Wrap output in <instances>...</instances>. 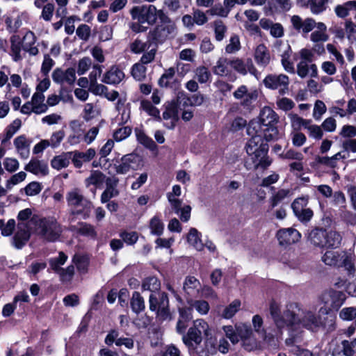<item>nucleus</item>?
Segmentation results:
<instances>
[{
	"label": "nucleus",
	"mask_w": 356,
	"mask_h": 356,
	"mask_svg": "<svg viewBox=\"0 0 356 356\" xmlns=\"http://www.w3.org/2000/svg\"><path fill=\"white\" fill-rule=\"evenodd\" d=\"M277 238L280 245H288L299 241L301 234L293 228H284L277 232Z\"/></svg>",
	"instance_id": "nucleus-19"
},
{
	"label": "nucleus",
	"mask_w": 356,
	"mask_h": 356,
	"mask_svg": "<svg viewBox=\"0 0 356 356\" xmlns=\"http://www.w3.org/2000/svg\"><path fill=\"white\" fill-rule=\"evenodd\" d=\"M66 200L69 206L74 207L76 211L74 213L78 214L81 213L79 207L90 209L92 204L87 200L78 188H74L69 191L66 195Z\"/></svg>",
	"instance_id": "nucleus-14"
},
{
	"label": "nucleus",
	"mask_w": 356,
	"mask_h": 356,
	"mask_svg": "<svg viewBox=\"0 0 356 356\" xmlns=\"http://www.w3.org/2000/svg\"><path fill=\"white\" fill-rule=\"evenodd\" d=\"M32 232H35V229H29L24 222H18L17 231L13 237L15 247L22 248L29 241Z\"/></svg>",
	"instance_id": "nucleus-20"
},
{
	"label": "nucleus",
	"mask_w": 356,
	"mask_h": 356,
	"mask_svg": "<svg viewBox=\"0 0 356 356\" xmlns=\"http://www.w3.org/2000/svg\"><path fill=\"white\" fill-rule=\"evenodd\" d=\"M72 153V162L74 167L80 168L82 167L83 163L91 161L95 156V150L92 148H89L86 152L74 151Z\"/></svg>",
	"instance_id": "nucleus-22"
},
{
	"label": "nucleus",
	"mask_w": 356,
	"mask_h": 356,
	"mask_svg": "<svg viewBox=\"0 0 356 356\" xmlns=\"http://www.w3.org/2000/svg\"><path fill=\"white\" fill-rule=\"evenodd\" d=\"M260 130L258 134L266 141L277 140L280 138L279 131L275 125L262 127L260 124Z\"/></svg>",
	"instance_id": "nucleus-34"
},
{
	"label": "nucleus",
	"mask_w": 356,
	"mask_h": 356,
	"mask_svg": "<svg viewBox=\"0 0 356 356\" xmlns=\"http://www.w3.org/2000/svg\"><path fill=\"white\" fill-rule=\"evenodd\" d=\"M195 78L201 83H207L211 81V73L209 68L205 66H199L195 71Z\"/></svg>",
	"instance_id": "nucleus-39"
},
{
	"label": "nucleus",
	"mask_w": 356,
	"mask_h": 356,
	"mask_svg": "<svg viewBox=\"0 0 356 356\" xmlns=\"http://www.w3.org/2000/svg\"><path fill=\"white\" fill-rule=\"evenodd\" d=\"M24 169L36 175H46L49 171L47 165L37 159H31Z\"/></svg>",
	"instance_id": "nucleus-30"
},
{
	"label": "nucleus",
	"mask_w": 356,
	"mask_h": 356,
	"mask_svg": "<svg viewBox=\"0 0 356 356\" xmlns=\"http://www.w3.org/2000/svg\"><path fill=\"white\" fill-rule=\"evenodd\" d=\"M254 58L258 65L265 67L270 62V54L267 47L263 44H259L254 51Z\"/></svg>",
	"instance_id": "nucleus-27"
},
{
	"label": "nucleus",
	"mask_w": 356,
	"mask_h": 356,
	"mask_svg": "<svg viewBox=\"0 0 356 356\" xmlns=\"http://www.w3.org/2000/svg\"><path fill=\"white\" fill-rule=\"evenodd\" d=\"M35 42L36 37L35 34L32 31L26 32L23 38L24 50L28 52L30 55H37L39 51L37 47L35 46Z\"/></svg>",
	"instance_id": "nucleus-31"
},
{
	"label": "nucleus",
	"mask_w": 356,
	"mask_h": 356,
	"mask_svg": "<svg viewBox=\"0 0 356 356\" xmlns=\"http://www.w3.org/2000/svg\"><path fill=\"white\" fill-rule=\"evenodd\" d=\"M241 307V300L236 299L224 308L221 313V316L224 318L229 319L232 318L238 311H239Z\"/></svg>",
	"instance_id": "nucleus-41"
},
{
	"label": "nucleus",
	"mask_w": 356,
	"mask_h": 356,
	"mask_svg": "<svg viewBox=\"0 0 356 356\" xmlns=\"http://www.w3.org/2000/svg\"><path fill=\"white\" fill-rule=\"evenodd\" d=\"M137 140L140 143L149 149H153L156 145L152 138L146 136V134L141 130H136Z\"/></svg>",
	"instance_id": "nucleus-62"
},
{
	"label": "nucleus",
	"mask_w": 356,
	"mask_h": 356,
	"mask_svg": "<svg viewBox=\"0 0 356 356\" xmlns=\"http://www.w3.org/2000/svg\"><path fill=\"white\" fill-rule=\"evenodd\" d=\"M159 19L158 24L149 32V40L156 45L174 38L177 33L175 22L163 10H160Z\"/></svg>",
	"instance_id": "nucleus-4"
},
{
	"label": "nucleus",
	"mask_w": 356,
	"mask_h": 356,
	"mask_svg": "<svg viewBox=\"0 0 356 356\" xmlns=\"http://www.w3.org/2000/svg\"><path fill=\"white\" fill-rule=\"evenodd\" d=\"M288 118L290 120L292 127L295 130L299 129L302 126L305 129L307 124L309 122V120H304L303 118L299 117L297 114L292 113L288 114Z\"/></svg>",
	"instance_id": "nucleus-55"
},
{
	"label": "nucleus",
	"mask_w": 356,
	"mask_h": 356,
	"mask_svg": "<svg viewBox=\"0 0 356 356\" xmlns=\"http://www.w3.org/2000/svg\"><path fill=\"white\" fill-rule=\"evenodd\" d=\"M76 231L81 235L90 237L91 238H95L97 236V232L95 227L90 224L84 222L80 223L76 228Z\"/></svg>",
	"instance_id": "nucleus-47"
},
{
	"label": "nucleus",
	"mask_w": 356,
	"mask_h": 356,
	"mask_svg": "<svg viewBox=\"0 0 356 356\" xmlns=\"http://www.w3.org/2000/svg\"><path fill=\"white\" fill-rule=\"evenodd\" d=\"M326 232L322 229H314L310 232L308 240L315 246L324 247Z\"/></svg>",
	"instance_id": "nucleus-36"
},
{
	"label": "nucleus",
	"mask_w": 356,
	"mask_h": 356,
	"mask_svg": "<svg viewBox=\"0 0 356 356\" xmlns=\"http://www.w3.org/2000/svg\"><path fill=\"white\" fill-rule=\"evenodd\" d=\"M300 61L297 64V74L301 78L307 76L316 77L318 75V68L314 61V55L309 49L302 48L298 51Z\"/></svg>",
	"instance_id": "nucleus-7"
},
{
	"label": "nucleus",
	"mask_w": 356,
	"mask_h": 356,
	"mask_svg": "<svg viewBox=\"0 0 356 356\" xmlns=\"http://www.w3.org/2000/svg\"><path fill=\"white\" fill-rule=\"evenodd\" d=\"M176 70L175 67H169L166 69L159 80V84L161 87H168L175 74Z\"/></svg>",
	"instance_id": "nucleus-53"
},
{
	"label": "nucleus",
	"mask_w": 356,
	"mask_h": 356,
	"mask_svg": "<svg viewBox=\"0 0 356 356\" xmlns=\"http://www.w3.org/2000/svg\"><path fill=\"white\" fill-rule=\"evenodd\" d=\"M259 24L263 29L269 31L274 38H281L284 35L283 26L279 23H273L268 19L263 18L259 21Z\"/></svg>",
	"instance_id": "nucleus-26"
},
{
	"label": "nucleus",
	"mask_w": 356,
	"mask_h": 356,
	"mask_svg": "<svg viewBox=\"0 0 356 356\" xmlns=\"http://www.w3.org/2000/svg\"><path fill=\"white\" fill-rule=\"evenodd\" d=\"M251 121H256L262 127L276 125L278 121V116L276 113L270 107H264L259 114L258 119H253Z\"/></svg>",
	"instance_id": "nucleus-21"
},
{
	"label": "nucleus",
	"mask_w": 356,
	"mask_h": 356,
	"mask_svg": "<svg viewBox=\"0 0 356 356\" xmlns=\"http://www.w3.org/2000/svg\"><path fill=\"white\" fill-rule=\"evenodd\" d=\"M146 67L143 64L138 63L133 65L131 74L136 80L141 81L146 76Z\"/></svg>",
	"instance_id": "nucleus-56"
},
{
	"label": "nucleus",
	"mask_w": 356,
	"mask_h": 356,
	"mask_svg": "<svg viewBox=\"0 0 356 356\" xmlns=\"http://www.w3.org/2000/svg\"><path fill=\"white\" fill-rule=\"evenodd\" d=\"M341 241V235L335 232H326L325 246L327 248H337Z\"/></svg>",
	"instance_id": "nucleus-43"
},
{
	"label": "nucleus",
	"mask_w": 356,
	"mask_h": 356,
	"mask_svg": "<svg viewBox=\"0 0 356 356\" xmlns=\"http://www.w3.org/2000/svg\"><path fill=\"white\" fill-rule=\"evenodd\" d=\"M140 166V158L138 155L129 154L122 157L120 161L115 163V169L118 174L124 175L131 170H136Z\"/></svg>",
	"instance_id": "nucleus-11"
},
{
	"label": "nucleus",
	"mask_w": 356,
	"mask_h": 356,
	"mask_svg": "<svg viewBox=\"0 0 356 356\" xmlns=\"http://www.w3.org/2000/svg\"><path fill=\"white\" fill-rule=\"evenodd\" d=\"M322 261L327 266L343 268L347 273L356 272V256L343 250H327L322 256Z\"/></svg>",
	"instance_id": "nucleus-3"
},
{
	"label": "nucleus",
	"mask_w": 356,
	"mask_h": 356,
	"mask_svg": "<svg viewBox=\"0 0 356 356\" xmlns=\"http://www.w3.org/2000/svg\"><path fill=\"white\" fill-rule=\"evenodd\" d=\"M32 140L22 134L13 140V145L16 153L22 159H27L30 155V147Z\"/></svg>",
	"instance_id": "nucleus-18"
},
{
	"label": "nucleus",
	"mask_w": 356,
	"mask_h": 356,
	"mask_svg": "<svg viewBox=\"0 0 356 356\" xmlns=\"http://www.w3.org/2000/svg\"><path fill=\"white\" fill-rule=\"evenodd\" d=\"M124 73L118 66H112L103 76L102 81L107 84L116 85L124 79Z\"/></svg>",
	"instance_id": "nucleus-23"
},
{
	"label": "nucleus",
	"mask_w": 356,
	"mask_h": 356,
	"mask_svg": "<svg viewBox=\"0 0 356 356\" xmlns=\"http://www.w3.org/2000/svg\"><path fill=\"white\" fill-rule=\"evenodd\" d=\"M320 298L324 304L330 303L332 309H338L344 303L346 296L341 291L330 289L323 293Z\"/></svg>",
	"instance_id": "nucleus-16"
},
{
	"label": "nucleus",
	"mask_w": 356,
	"mask_h": 356,
	"mask_svg": "<svg viewBox=\"0 0 356 356\" xmlns=\"http://www.w3.org/2000/svg\"><path fill=\"white\" fill-rule=\"evenodd\" d=\"M67 259V256L63 252H60L58 257L51 258L49 259V263L51 268L56 273L59 269L62 268L61 266L64 265Z\"/></svg>",
	"instance_id": "nucleus-48"
},
{
	"label": "nucleus",
	"mask_w": 356,
	"mask_h": 356,
	"mask_svg": "<svg viewBox=\"0 0 356 356\" xmlns=\"http://www.w3.org/2000/svg\"><path fill=\"white\" fill-rule=\"evenodd\" d=\"M190 305L201 315H205L209 310V305L205 300H195L188 302Z\"/></svg>",
	"instance_id": "nucleus-64"
},
{
	"label": "nucleus",
	"mask_w": 356,
	"mask_h": 356,
	"mask_svg": "<svg viewBox=\"0 0 356 356\" xmlns=\"http://www.w3.org/2000/svg\"><path fill=\"white\" fill-rule=\"evenodd\" d=\"M37 216H32V211L30 209H24L18 213L19 222H24L29 229H35L34 225L31 224V220Z\"/></svg>",
	"instance_id": "nucleus-49"
},
{
	"label": "nucleus",
	"mask_w": 356,
	"mask_h": 356,
	"mask_svg": "<svg viewBox=\"0 0 356 356\" xmlns=\"http://www.w3.org/2000/svg\"><path fill=\"white\" fill-rule=\"evenodd\" d=\"M270 315L279 329L286 328L290 336L295 337L302 332V328L316 332L322 325L321 319L311 307H302L298 303L286 305L281 313L280 305L272 302L270 305Z\"/></svg>",
	"instance_id": "nucleus-1"
},
{
	"label": "nucleus",
	"mask_w": 356,
	"mask_h": 356,
	"mask_svg": "<svg viewBox=\"0 0 356 356\" xmlns=\"http://www.w3.org/2000/svg\"><path fill=\"white\" fill-rule=\"evenodd\" d=\"M149 227L152 234L161 236L163 232L164 224L158 216H155L151 218Z\"/></svg>",
	"instance_id": "nucleus-45"
},
{
	"label": "nucleus",
	"mask_w": 356,
	"mask_h": 356,
	"mask_svg": "<svg viewBox=\"0 0 356 356\" xmlns=\"http://www.w3.org/2000/svg\"><path fill=\"white\" fill-rule=\"evenodd\" d=\"M44 95L40 92H35L32 98L31 103L35 107V113L41 114L47 111V106L44 104Z\"/></svg>",
	"instance_id": "nucleus-37"
},
{
	"label": "nucleus",
	"mask_w": 356,
	"mask_h": 356,
	"mask_svg": "<svg viewBox=\"0 0 356 356\" xmlns=\"http://www.w3.org/2000/svg\"><path fill=\"white\" fill-rule=\"evenodd\" d=\"M263 82L267 88L277 90L281 95L286 93L289 90V79L288 76L283 74H269Z\"/></svg>",
	"instance_id": "nucleus-9"
},
{
	"label": "nucleus",
	"mask_w": 356,
	"mask_h": 356,
	"mask_svg": "<svg viewBox=\"0 0 356 356\" xmlns=\"http://www.w3.org/2000/svg\"><path fill=\"white\" fill-rule=\"evenodd\" d=\"M105 180V176L104 175L99 171V170H94L92 171L90 176L86 179L85 184L87 188H89L90 186H93L92 188L90 189V191L95 193L96 188H99L102 186Z\"/></svg>",
	"instance_id": "nucleus-28"
},
{
	"label": "nucleus",
	"mask_w": 356,
	"mask_h": 356,
	"mask_svg": "<svg viewBox=\"0 0 356 356\" xmlns=\"http://www.w3.org/2000/svg\"><path fill=\"white\" fill-rule=\"evenodd\" d=\"M160 10H157L154 5L136 6L130 10L131 17L139 23L154 24L159 18Z\"/></svg>",
	"instance_id": "nucleus-8"
},
{
	"label": "nucleus",
	"mask_w": 356,
	"mask_h": 356,
	"mask_svg": "<svg viewBox=\"0 0 356 356\" xmlns=\"http://www.w3.org/2000/svg\"><path fill=\"white\" fill-rule=\"evenodd\" d=\"M154 44V42L149 40V37L148 36V40L146 42H143L140 40L136 39L134 40L130 46V49L132 52L135 54H140L146 50L149 49Z\"/></svg>",
	"instance_id": "nucleus-40"
},
{
	"label": "nucleus",
	"mask_w": 356,
	"mask_h": 356,
	"mask_svg": "<svg viewBox=\"0 0 356 356\" xmlns=\"http://www.w3.org/2000/svg\"><path fill=\"white\" fill-rule=\"evenodd\" d=\"M140 108L145 111L148 115L157 118L161 120L159 111L152 105V104L148 100H143L140 102Z\"/></svg>",
	"instance_id": "nucleus-57"
},
{
	"label": "nucleus",
	"mask_w": 356,
	"mask_h": 356,
	"mask_svg": "<svg viewBox=\"0 0 356 356\" xmlns=\"http://www.w3.org/2000/svg\"><path fill=\"white\" fill-rule=\"evenodd\" d=\"M187 241L197 250H201L203 248V244L200 237V233L195 228H191L190 229L187 236Z\"/></svg>",
	"instance_id": "nucleus-44"
},
{
	"label": "nucleus",
	"mask_w": 356,
	"mask_h": 356,
	"mask_svg": "<svg viewBox=\"0 0 356 356\" xmlns=\"http://www.w3.org/2000/svg\"><path fill=\"white\" fill-rule=\"evenodd\" d=\"M195 350L198 356H211L217 353L218 341L216 337L211 336L206 337L204 348L199 349L195 347Z\"/></svg>",
	"instance_id": "nucleus-24"
},
{
	"label": "nucleus",
	"mask_w": 356,
	"mask_h": 356,
	"mask_svg": "<svg viewBox=\"0 0 356 356\" xmlns=\"http://www.w3.org/2000/svg\"><path fill=\"white\" fill-rule=\"evenodd\" d=\"M275 50L281 56V62L284 69L289 73H295L293 63L290 60L291 49L289 44L282 41H277L275 44Z\"/></svg>",
	"instance_id": "nucleus-13"
},
{
	"label": "nucleus",
	"mask_w": 356,
	"mask_h": 356,
	"mask_svg": "<svg viewBox=\"0 0 356 356\" xmlns=\"http://www.w3.org/2000/svg\"><path fill=\"white\" fill-rule=\"evenodd\" d=\"M149 302L150 310L156 312L163 318L168 316L169 302L168 296L165 293H151Z\"/></svg>",
	"instance_id": "nucleus-10"
},
{
	"label": "nucleus",
	"mask_w": 356,
	"mask_h": 356,
	"mask_svg": "<svg viewBox=\"0 0 356 356\" xmlns=\"http://www.w3.org/2000/svg\"><path fill=\"white\" fill-rule=\"evenodd\" d=\"M106 186H107L106 190L102 193L101 195L102 203L108 202L110 199L118 195V191L115 188V186H112L109 183V180H107Z\"/></svg>",
	"instance_id": "nucleus-51"
},
{
	"label": "nucleus",
	"mask_w": 356,
	"mask_h": 356,
	"mask_svg": "<svg viewBox=\"0 0 356 356\" xmlns=\"http://www.w3.org/2000/svg\"><path fill=\"white\" fill-rule=\"evenodd\" d=\"M131 307L132 311L136 314L140 313L145 308L144 299L137 291L134 292L132 294Z\"/></svg>",
	"instance_id": "nucleus-42"
},
{
	"label": "nucleus",
	"mask_w": 356,
	"mask_h": 356,
	"mask_svg": "<svg viewBox=\"0 0 356 356\" xmlns=\"http://www.w3.org/2000/svg\"><path fill=\"white\" fill-rule=\"evenodd\" d=\"M160 288V282L155 277H149L145 278L142 284V289L143 291H149L152 293H155Z\"/></svg>",
	"instance_id": "nucleus-46"
},
{
	"label": "nucleus",
	"mask_w": 356,
	"mask_h": 356,
	"mask_svg": "<svg viewBox=\"0 0 356 356\" xmlns=\"http://www.w3.org/2000/svg\"><path fill=\"white\" fill-rule=\"evenodd\" d=\"M3 165L4 169L10 173L15 172L19 168L18 160L13 157H6L3 161Z\"/></svg>",
	"instance_id": "nucleus-58"
},
{
	"label": "nucleus",
	"mask_w": 356,
	"mask_h": 356,
	"mask_svg": "<svg viewBox=\"0 0 356 356\" xmlns=\"http://www.w3.org/2000/svg\"><path fill=\"white\" fill-rule=\"evenodd\" d=\"M330 204L336 208H338L341 211H343L347 207V201L345 194L341 191H337L332 192V196H331Z\"/></svg>",
	"instance_id": "nucleus-38"
},
{
	"label": "nucleus",
	"mask_w": 356,
	"mask_h": 356,
	"mask_svg": "<svg viewBox=\"0 0 356 356\" xmlns=\"http://www.w3.org/2000/svg\"><path fill=\"white\" fill-rule=\"evenodd\" d=\"M209 331V325L204 320L197 319L193 321V325L188 329L187 334L183 335V341L189 350H195V346L200 344L202 341V334L208 337Z\"/></svg>",
	"instance_id": "nucleus-6"
},
{
	"label": "nucleus",
	"mask_w": 356,
	"mask_h": 356,
	"mask_svg": "<svg viewBox=\"0 0 356 356\" xmlns=\"http://www.w3.org/2000/svg\"><path fill=\"white\" fill-rule=\"evenodd\" d=\"M34 225L35 232L49 241H56L61 233V228L57 221L52 218H42L39 216L34 217L31 222Z\"/></svg>",
	"instance_id": "nucleus-5"
},
{
	"label": "nucleus",
	"mask_w": 356,
	"mask_h": 356,
	"mask_svg": "<svg viewBox=\"0 0 356 356\" xmlns=\"http://www.w3.org/2000/svg\"><path fill=\"white\" fill-rule=\"evenodd\" d=\"M326 49L328 53L333 56L334 60L340 65L345 64V59L342 54L337 49V47L332 44L328 43L326 44Z\"/></svg>",
	"instance_id": "nucleus-54"
},
{
	"label": "nucleus",
	"mask_w": 356,
	"mask_h": 356,
	"mask_svg": "<svg viewBox=\"0 0 356 356\" xmlns=\"http://www.w3.org/2000/svg\"><path fill=\"white\" fill-rule=\"evenodd\" d=\"M163 119L165 121L164 126L169 129H173L179 120L178 108L175 102L172 101L165 104V111L163 113Z\"/></svg>",
	"instance_id": "nucleus-17"
},
{
	"label": "nucleus",
	"mask_w": 356,
	"mask_h": 356,
	"mask_svg": "<svg viewBox=\"0 0 356 356\" xmlns=\"http://www.w3.org/2000/svg\"><path fill=\"white\" fill-rule=\"evenodd\" d=\"M231 59L227 58H220L213 68V72L216 75L220 76L232 77Z\"/></svg>",
	"instance_id": "nucleus-25"
},
{
	"label": "nucleus",
	"mask_w": 356,
	"mask_h": 356,
	"mask_svg": "<svg viewBox=\"0 0 356 356\" xmlns=\"http://www.w3.org/2000/svg\"><path fill=\"white\" fill-rule=\"evenodd\" d=\"M240 49L241 43L238 36L236 35H232L229 40V43L225 47V51L227 54H234L239 51Z\"/></svg>",
	"instance_id": "nucleus-63"
},
{
	"label": "nucleus",
	"mask_w": 356,
	"mask_h": 356,
	"mask_svg": "<svg viewBox=\"0 0 356 356\" xmlns=\"http://www.w3.org/2000/svg\"><path fill=\"white\" fill-rule=\"evenodd\" d=\"M71 159L72 153L70 152H63L52 159L51 165L53 168L60 170L69 165Z\"/></svg>",
	"instance_id": "nucleus-32"
},
{
	"label": "nucleus",
	"mask_w": 356,
	"mask_h": 356,
	"mask_svg": "<svg viewBox=\"0 0 356 356\" xmlns=\"http://www.w3.org/2000/svg\"><path fill=\"white\" fill-rule=\"evenodd\" d=\"M305 129L307 130L309 136L315 140H321L323 136L322 127L316 124H311L310 120L307 124Z\"/></svg>",
	"instance_id": "nucleus-50"
},
{
	"label": "nucleus",
	"mask_w": 356,
	"mask_h": 356,
	"mask_svg": "<svg viewBox=\"0 0 356 356\" xmlns=\"http://www.w3.org/2000/svg\"><path fill=\"white\" fill-rule=\"evenodd\" d=\"M200 282L196 277L193 276H188L186 278L184 283V290L188 295L191 297L197 296L200 294Z\"/></svg>",
	"instance_id": "nucleus-29"
},
{
	"label": "nucleus",
	"mask_w": 356,
	"mask_h": 356,
	"mask_svg": "<svg viewBox=\"0 0 356 356\" xmlns=\"http://www.w3.org/2000/svg\"><path fill=\"white\" fill-rule=\"evenodd\" d=\"M289 193H290L289 190L281 189V190L278 191L270 199L271 207L273 208L276 207L278 204H280L285 198H286L289 195Z\"/></svg>",
	"instance_id": "nucleus-61"
},
{
	"label": "nucleus",
	"mask_w": 356,
	"mask_h": 356,
	"mask_svg": "<svg viewBox=\"0 0 356 356\" xmlns=\"http://www.w3.org/2000/svg\"><path fill=\"white\" fill-rule=\"evenodd\" d=\"M260 125L256 121H250L247 133L251 137L246 145V152L251 157L254 168H267L270 165L272 160L267 156L268 146L259 135Z\"/></svg>",
	"instance_id": "nucleus-2"
},
{
	"label": "nucleus",
	"mask_w": 356,
	"mask_h": 356,
	"mask_svg": "<svg viewBox=\"0 0 356 356\" xmlns=\"http://www.w3.org/2000/svg\"><path fill=\"white\" fill-rule=\"evenodd\" d=\"M22 42L19 37L12 36L10 38V53L13 61L17 63L23 59Z\"/></svg>",
	"instance_id": "nucleus-35"
},
{
	"label": "nucleus",
	"mask_w": 356,
	"mask_h": 356,
	"mask_svg": "<svg viewBox=\"0 0 356 356\" xmlns=\"http://www.w3.org/2000/svg\"><path fill=\"white\" fill-rule=\"evenodd\" d=\"M231 67L242 75L250 73L257 79H259L260 74L253 64L252 59L248 58L243 60L238 58L231 59Z\"/></svg>",
	"instance_id": "nucleus-12"
},
{
	"label": "nucleus",
	"mask_w": 356,
	"mask_h": 356,
	"mask_svg": "<svg viewBox=\"0 0 356 356\" xmlns=\"http://www.w3.org/2000/svg\"><path fill=\"white\" fill-rule=\"evenodd\" d=\"M65 131L62 129L54 132L51 134L49 140H48L49 146L51 148L58 147L60 145V144L61 143L63 138H65Z\"/></svg>",
	"instance_id": "nucleus-59"
},
{
	"label": "nucleus",
	"mask_w": 356,
	"mask_h": 356,
	"mask_svg": "<svg viewBox=\"0 0 356 356\" xmlns=\"http://www.w3.org/2000/svg\"><path fill=\"white\" fill-rule=\"evenodd\" d=\"M22 126L21 120L17 118L6 128V138L2 140V143L10 140L20 129Z\"/></svg>",
	"instance_id": "nucleus-52"
},
{
	"label": "nucleus",
	"mask_w": 356,
	"mask_h": 356,
	"mask_svg": "<svg viewBox=\"0 0 356 356\" xmlns=\"http://www.w3.org/2000/svg\"><path fill=\"white\" fill-rule=\"evenodd\" d=\"M53 81L62 86H72L76 80V72L72 67L63 70L56 68L52 73Z\"/></svg>",
	"instance_id": "nucleus-15"
},
{
	"label": "nucleus",
	"mask_w": 356,
	"mask_h": 356,
	"mask_svg": "<svg viewBox=\"0 0 356 356\" xmlns=\"http://www.w3.org/2000/svg\"><path fill=\"white\" fill-rule=\"evenodd\" d=\"M329 39L327 33V26L323 22H318L316 24V30L313 31L310 35V40L313 42H325Z\"/></svg>",
	"instance_id": "nucleus-33"
},
{
	"label": "nucleus",
	"mask_w": 356,
	"mask_h": 356,
	"mask_svg": "<svg viewBox=\"0 0 356 356\" xmlns=\"http://www.w3.org/2000/svg\"><path fill=\"white\" fill-rule=\"evenodd\" d=\"M343 353L345 356H353L356 354V339L351 341L343 340L341 341Z\"/></svg>",
	"instance_id": "nucleus-60"
}]
</instances>
